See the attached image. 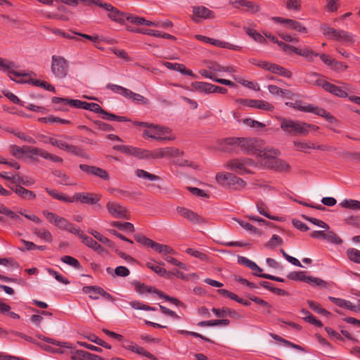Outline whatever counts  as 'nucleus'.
<instances>
[{"instance_id": "obj_1", "label": "nucleus", "mask_w": 360, "mask_h": 360, "mask_svg": "<svg viewBox=\"0 0 360 360\" xmlns=\"http://www.w3.org/2000/svg\"><path fill=\"white\" fill-rule=\"evenodd\" d=\"M221 145L224 146H231L230 150L240 148L241 151L248 155L257 154L261 158V153H263L262 141L255 138L245 137H229L221 141ZM226 150L229 148H226Z\"/></svg>"}, {"instance_id": "obj_2", "label": "nucleus", "mask_w": 360, "mask_h": 360, "mask_svg": "<svg viewBox=\"0 0 360 360\" xmlns=\"http://www.w3.org/2000/svg\"><path fill=\"white\" fill-rule=\"evenodd\" d=\"M281 129L285 133L292 136H307L309 130L316 131L319 127L298 120L281 118Z\"/></svg>"}, {"instance_id": "obj_3", "label": "nucleus", "mask_w": 360, "mask_h": 360, "mask_svg": "<svg viewBox=\"0 0 360 360\" xmlns=\"http://www.w3.org/2000/svg\"><path fill=\"white\" fill-rule=\"evenodd\" d=\"M279 155L280 151L278 149L265 148L263 153H261V158L264 164L270 169L279 172H288L290 165L285 161L277 158L276 156Z\"/></svg>"}, {"instance_id": "obj_4", "label": "nucleus", "mask_w": 360, "mask_h": 360, "mask_svg": "<svg viewBox=\"0 0 360 360\" xmlns=\"http://www.w3.org/2000/svg\"><path fill=\"white\" fill-rule=\"evenodd\" d=\"M320 29L323 34L327 37L329 39L346 43L347 45H351L355 41L354 35L343 30H336L328 26L326 24H322Z\"/></svg>"}, {"instance_id": "obj_5", "label": "nucleus", "mask_w": 360, "mask_h": 360, "mask_svg": "<svg viewBox=\"0 0 360 360\" xmlns=\"http://www.w3.org/2000/svg\"><path fill=\"white\" fill-rule=\"evenodd\" d=\"M42 214L49 223L53 224L58 228L75 235L79 233L80 229L69 221L67 219L48 210H44Z\"/></svg>"}, {"instance_id": "obj_6", "label": "nucleus", "mask_w": 360, "mask_h": 360, "mask_svg": "<svg viewBox=\"0 0 360 360\" xmlns=\"http://www.w3.org/2000/svg\"><path fill=\"white\" fill-rule=\"evenodd\" d=\"M216 181L220 186L231 190H240L246 186L243 179L231 173H218Z\"/></svg>"}, {"instance_id": "obj_7", "label": "nucleus", "mask_w": 360, "mask_h": 360, "mask_svg": "<svg viewBox=\"0 0 360 360\" xmlns=\"http://www.w3.org/2000/svg\"><path fill=\"white\" fill-rule=\"evenodd\" d=\"M294 109L301 112H311L323 117L330 123H337L338 122V120L333 115L326 111L324 108L314 106L311 104H307L302 101H296L295 102Z\"/></svg>"}, {"instance_id": "obj_8", "label": "nucleus", "mask_w": 360, "mask_h": 360, "mask_svg": "<svg viewBox=\"0 0 360 360\" xmlns=\"http://www.w3.org/2000/svg\"><path fill=\"white\" fill-rule=\"evenodd\" d=\"M287 278L295 281H302L314 287L328 288L329 283L321 278L307 276L305 271H291L287 275Z\"/></svg>"}, {"instance_id": "obj_9", "label": "nucleus", "mask_w": 360, "mask_h": 360, "mask_svg": "<svg viewBox=\"0 0 360 360\" xmlns=\"http://www.w3.org/2000/svg\"><path fill=\"white\" fill-rule=\"evenodd\" d=\"M51 70L58 79H63L68 75V63L67 60L60 56L53 55L51 57Z\"/></svg>"}, {"instance_id": "obj_10", "label": "nucleus", "mask_w": 360, "mask_h": 360, "mask_svg": "<svg viewBox=\"0 0 360 360\" xmlns=\"http://www.w3.org/2000/svg\"><path fill=\"white\" fill-rule=\"evenodd\" d=\"M85 110L102 115V118L106 120L117 121L120 122H130L125 116H119L103 110L98 103L86 102Z\"/></svg>"}, {"instance_id": "obj_11", "label": "nucleus", "mask_w": 360, "mask_h": 360, "mask_svg": "<svg viewBox=\"0 0 360 360\" xmlns=\"http://www.w3.org/2000/svg\"><path fill=\"white\" fill-rule=\"evenodd\" d=\"M139 126L153 127L155 131L145 130L143 134L150 139L158 140V141H167L171 140L172 138L164 136L166 134L169 132V129L166 127H160L158 125L153 124H148L147 122H138Z\"/></svg>"}, {"instance_id": "obj_12", "label": "nucleus", "mask_w": 360, "mask_h": 360, "mask_svg": "<svg viewBox=\"0 0 360 360\" xmlns=\"http://www.w3.org/2000/svg\"><path fill=\"white\" fill-rule=\"evenodd\" d=\"M236 102L244 106L264 110L269 112H272L274 110V106L271 103L263 100L238 98L236 100Z\"/></svg>"}, {"instance_id": "obj_13", "label": "nucleus", "mask_w": 360, "mask_h": 360, "mask_svg": "<svg viewBox=\"0 0 360 360\" xmlns=\"http://www.w3.org/2000/svg\"><path fill=\"white\" fill-rule=\"evenodd\" d=\"M101 200V195L93 193H76L70 198V202H80L86 205H96Z\"/></svg>"}, {"instance_id": "obj_14", "label": "nucleus", "mask_w": 360, "mask_h": 360, "mask_svg": "<svg viewBox=\"0 0 360 360\" xmlns=\"http://www.w3.org/2000/svg\"><path fill=\"white\" fill-rule=\"evenodd\" d=\"M121 346L132 352L136 353L139 355L146 356L153 360H156V358L154 355L150 354L149 352L146 351L143 347L138 346L136 343L133 342L131 340L125 339L124 337L122 338V340L120 341Z\"/></svg>"}, {"instance_id": "obj_15", "label": "nucleus", "mask_w": 360, "mask_h": 360, "mask_svg": "<svg viewBox=\"0 0 360 360\" xmlns=\"http://www.w3.org/2000/svg\"><path fill=\"white\" fill-rule=\"evenodd\" d=\"M99 7L108 11V16L112 20L123 23L126 17V13L121 12L117 8L110 4L99 2Z\"/></svg>"}, {"instance_id": "obj_16", "label": "nucleus", "mask_w": 360, "mask_h": 360, "mask_svg": "<svg viewBox=\"0 0 360 360\" xmlns=\"http://www.w3.org/2000/svg\"><path fill=\"white\" fill-rule=\"evenodd\" d=\"M271 20L277 23L285 24L288 28L292 30L302 33L307 32V27L297 20L283 18L281 17H272Z\"/></svg>"}, {"instance_id": "obj_17", "label": "nucleus", "mask_w": 360, "mask_h": 360, "mask_svg": "<svg viewBox=\"0 0 360 360\" xmlns=\"http://www.w3.org/2000/svg\"><path fill=\"white\" fill-rule=\"evenodd\" d=\"M108 212L115 218L128 219L127 210L125 207L115 202H108L106 205Z\"/></svg>"}, {"instance_id": "obj_18", "label": "nucleus", "mask_w": 360, "mask_h": 360, "mask_svg": "<svg viewBox=\"0 0 360 360\" xmlns=\"http://www.w3.org/2000/svg\"><path fill=\"white\" fill-rule=\"evenodd\" d=\"M79 167L82 172L86 174L98 176L105 181L110 179V176L107 171L102 168L97 167L96 166H90L85 164H82Z\"/></svg>"}, {"instance_id": "obj_19", "label": "nucleus", "mask_w": 360, "mask_h": 360, "mask_svg": "<svg viewBox=\"0 0 360 360\" xmlns=\"http://www.w3.org/2000/svg\"><path fill=\"white\" fill-rule=\"evenodd\" d=\"M326 91L330 93L331 94L338 96L339 98H349L348 94L346 90L348 89L346 87H342L339 86H336L328 81H325L323 84L322 87Z\"/></svg>"}, {"instance_id": "obj_20", "label": "nucleus", "mask_w": 360, "mask_h": 360, "mask_svg": "<svg viewBox=\"0 0 360 360\" xmlns=\"http://www.w3.org/2000/svg\"><path fill=\"white\" fill-rule=\"evenodd\" d=\"M16 68L14 62L4 59L0 57V70L8 71L10 74H13L15 77H28L30 75L24 72L15 71L13 68Z\"/></svg>"}, {"instance_id": "obj_21", "label": "nucleus", "mask_w": 360, "mask_h": 360, "mask_svg": "<svg viewBox=\"0 0 360 360\" xmlns=\"http://www.w3.org/2000/svg\"><path fill=\"white\" fill-rule=\"evenodd\" d=\"M51 101L54 104H59L60 103L68 105L71 107L79 108V109H84L86 108V101L71 99L68 98H60V97H53Z\"/></svg>"}, {"instance_id": "obj_22", "label": "nucleus", "mask_w": 360, "mask_h": 360, "mask_svg": "<svg viewBox=\"0 0 360 360\" xmlns=\"http://www.w3.org/2000/svg\"><path fill=\"white\" fill-rule=\"evenodd\" d=\"M8 187L23 200H30L36 198V194L33 191L27 190L20 185H8Z\"/></svg>"}, {"instance_id": "obj_23", "label": "nucleus", "mask_w": 360, "mask_h": 360, "mask_svg": "<svg viewBox=\"0 0 360 360\" xmlns=\"http://www.w3.org/2000/svg\"><path fill=\"white\" fill-rule=\"evenodd\" d=\"M181 217L186 218L193 224L200 225L205 223L204 218L200 217L198 213L186 207H181Z\"/></svg>"}, {"instance_id": "obj_24", "label": "nucleus", "mask_w": 360, "mask_h": 360, "mask_svg": "<svg viewBox=\"0 0 360 360\" xmlns=\"http://www.w3.org/2000/svg\"><path fill=\"white\" fill-rule=\"evenodd\" d=\"M212 311L219 318L229 316L236 320H240L243 318L236 311L228 307H222L221 309L212 308Z\"/></svg>"}, {"instance_id": "obj_25", "label": "nucleus", "mask_w": 360, "mask_h": 360, "mask_svg": "<svg viewBox=\"0 0 360 360\" xmlns=\"http://www.w3.org/2000/svg\"><path fill=\"white\" fill-rule=\"evenodd\" d=\"M193 17L195 22H198L201 19H207L214 17V13L205 6L193 7Z\"/></svg>"}, {"instance_id": "obj_26", "label": "nucleus", "mask_w": 360, "mask_h": 360, "mask_svg": "<svg viewBox=\"0 0 360 360\" xmlns=\"http://www.w3.org/2000/svg\"><path fill=\"white\" fill-rule=\"evenodd\" d=\"M227 166L231 170L240 175H243L245 174H253L251 170L245 167L242 158L231 160L228 163Z\"/></svg>"}, {"instance_id": "obj_27", "label": "nucleus", "mask_w": 360, "mask_h": 360, "mask_svg": "<svg viewBox=\"0 0 360 360\" xmlns=\"http://www.w3.org/2000/svg\"><path fill=\"white\" fill-rule=\"evenodd\" d=\"M82 291L84 293H97L108 301H115V298L110 293L105 291L101 287L97 285L84 286Z\"/></svg>"}, {"instance_id": "obj_28", "label": "nucleus", "mask_w": 360, "mask_h": 360, "mask_svg": "<svg viewBox=\"0 0 360 360\" xmlns=\"http://www.w3.org/2000/svg\"><path fill=\"white\" fill-rule=\"evenodd\" d=\"M181 175L188 178H191L194 176L198 166L193 162L187 160H181Z\"/></svg>"}, {"instance_id": "obj_29", "label": "nucleus", "mask_w": 360, "mask_h": 360, "mask_svg": "<svg viewBox=\"0 0 360 360\" xmlns=\"http://www.w3.org/2000/svg\"><path fill=\"white\" fill-rule=\"evenodd\" d=\"M131 284L134 286L136 291L139 294L155 293L158 296V292H160V290L155 287L146 285L139 281H133Z\"/></svg>"}, {"instance_id": "obj_30", "label": "nucleus", "mask_w": 360, "mask_h": 360, "mask_svg": "<svg viewBox=\"0 0 360 360\" xmlns=\"http://www.w3.org/2000/svg\"><path fill=\"white\" fill-rule=\"evenodd\" d=\"M321 75L316 72H309L306 75L304 82L310 85H316L323 87L326 80L320 79Z\"/></svg>"}, {"instance_id": "obj_31", "label": "nucleus", "mask_w": 360, "mask_h": 360, "mask_svg": "<svg viewBox=\"0 0 360 360\" xmlns=\"http://www.w3.org/2000/svg\"><path fill=\"white\" fill-rule=\"evenodd\" d=\"M191 86L193 89L200 93L205 94H212V84L210 83L204 82H193L191 83Z\"/></svg>"}, {"instance_id": "obj_32", "label": "nucleus", "mask_w": 360, "mask_h": 360, "mask_svg": "<svg viewBox=\"0 0 360 360\" xmlns=\"http://www.w3.org/2000/svg\"><path fill=\"white\" fill-rule=\"evenodd\" d=\"M256 207H257V211L259 212V213L260 214L266 217V218H268L269 219L279 221L278 217L272 216L270 214H269L268 207H266V205L264 204V202L262 200H257L256 202Z\"/></svg>"}, {"instance_id": "obj_33", "label": "nucleus", "mask_w": 360, "mask_h": 360, "mask_svg": "<svg viewBox=\"0 0 360 360\" xmlns=\"http://www.w3.org/2000/svg\"><path fill=\"white\" fill-rule=\"evenodd\" d=\"M45 191L50 195L53 198L65 202H70V197L66 195L63 193H60L56 189H51L49 188H46Z\"/></svg>"}, {"instance_id": "obj_34", "label": "nucleus", "mask_w": 360, "mask_h": 360, "mask_svg": "<svg viewBox=\"0 0 360 360\" xmlns=\"http://www.w3.org/2000/svg\"><path fill=\"white\" fill-rule=\"evenodd\" d=\"M150 248H151L153 250L156 251L158 253L163 254L165 253H172L174 252L173 249L171 248L169 246L158 243L157 242H155L152 240Z\"/></svg>"}, {"instance_id": "obj_35", "label": "nucleus", "mask_w": 360, "mask_h": 360, "mask_svg": "<svg viewBox=\"0 0 360 360\" xmlns=\"http://www.w3.org/2000/svg\"><path fill=\"white\" fill-rule=\"evenodd\" d=\"M146 266L161 276L169 277L170 274H173V273L168 272L165 269L157 265L154 262H148Z\"/></svg>"}, {"instance_id": "obj_36", "label": "nucleus", "mask_w": 360, "mask_h": 360, "mask_svg": "<svg viewBox=\"0 0 360 360\" xmlns=\"http://www.w3.org/2000/svg\"><path fill=\"white\" fill-rule=\"evenodd\" d=\"M88 232L91 234L96 239H97L101 243L107 245L110 248H115V243L110 240L108 238L103 236L101 233L93 230L89 229Z\"/></svg>"}, {"instance_id": "obj_37", "label": "nucleus", "mask_w": 360, "mask_h": 360, "mask_svg": "<svg viewBox=\"0 0 360 360\" xmlns=\"http://www.w3.org/2000/svg\"><path fill=\"white\" fill-rule=\"evenodd\" d=\"M33 233L39 238L44 240L46 242L51 243L53 240V236L51 232L43 228H34Z\"/></svg>"}, {"instance_id": "obj_38", "label": "nucleus", "mask_w": 360, "mask_h": 360, "mask_svg": "<svg viewBox=\"0 0 360 360\" xmlns=\"http://www.w3.org/2000/svg\"><path fill=\"white\" fill-rule=\"evenodd\" d=\"M294 53L306 58L307 60L311 61L313 56H318L319 53H314L311 49L305 47L304 49H294Z\"/></svg>"}, {"instance_id": "obj_39", "label": "nucleus", "mask_w": 360, "mask_h": 360, "mask_svg": "<svg viewBox=\"0 0 360 360\" xmlns=\"http://www.w3.org/2000/svg\"><path fill=\"white\" fill-rule=\"evenodd\" d=\"M128 155H132L141 159H148V155H150V150L130 146Z\"/></svg>"}, {"instance_id": "obj_40", "label": "nucleus", "mask_w": 360, "mask_h": 360, "mask_svg": "<svg viewBox=\"0 0 360 360\" xmlns=\"http://www.w3.org/2000/svg\"><path fill=\"white\" fill-rule=\"evenodd\" d=\"M137 104H142L143 105H148L150 101L139 94L134 93L129 90L128 97Z\"/></svg>"}, {"instance_id": "obj_41", "label": "nucleus", "mask_w": 360, "mask_h": 360, "mask_svg": "<svg viewBox=\"0 0 360 360\" xmlns=\"http://www.w3.org/2000/svg\"><path fill=\"white\" fill-rule=\"evenodd\" d=\"M135 174L139 178L146 179L150 181H155L160 179V177L159 176L150 174L141 169H137L135 172Z\"/></svg>"}, {"instance_id": "obj_42", "label": "nucleus", "mask_w": 360, "mask_h": 360, "mask_svg": "<svg viewBox=\"0 0 360 360\" xmlns=\"http://www.w3.org/2000/svg\"><path fill=\"white\" fill-rule=\"evenodd\" d=\"M65 151L77 157L84 158H88V155L84 149L74 145L68 144V149H66Z\"/></svg>"}, {"instance_id": "obj_43", "label": "nucleus", "mask_w": 360, "mask_h": 360, "mask_svg": "<svg viewBox=\"0 0 360 360\" xmlns=\"http://www.w3.org/2000/svg\"><path fill=\"white\" fill-rule=\"evenodd\" d=\"M212 45H214L217 47L228 49L234 50V51H240L242 49V47H240L239 46L233 45L229 42L223 41L215 39H213Z\"/></svg>"}, {"instance_id": "obj_44", "label": "nucleus", "mask_w": 360, "mask_h": 360, "mask_svg": "<svg viewBox=\"0 0 360 360\" xmlns=\"http://www.w3.org/2000/svg\"><path fill=\"white\" fill-rule=\"evenodd\" d=\"M307 304L310 309L316 313L321 314L326 317H329L331 315V313L330 311L322 308L321 305L316 302L308 300Z\"/></svg>"}, {"instance_id": "obj_45", "label": "nucleus", "mask_w": 360, "mask_h": 360, "mask_svg": "<svg viewBox=\"0 0 360 360\" xmlns=\"http://www.w3.org/2000/svg\"><path fill=\"white\" fill-rule=\"evenodd\" d=\"M53 174L60 179L58 183L61 185H75V184L70 182V176L60 169L53 171Z\"/></svg>"}, {"instance_id": "obj_46", "label": "nucleus", "mask_w": 360, "mask_h": 360, "mask_svg": "<svg viewBox=\"0 0 360 360\" xmlns=\"http://www.w3.org/2000/svg\"><path fill=\"white\" fill-rule=\"evenodd\" d=\"M340 205L344 208L360 210V201L356 200L345 199L340 203Z\"/></svg>"}, {"instance_id": "obj_47", "label": "nucleus", "mask_w": 360, "mask_h": 360, "mask_svg": "<svg viewBox=\"0 0 360 360\" xmlns=\"http://www.w3.org/2000/svg\"><path fill=\"white\" fill-rule=\"evenodd\" d=\"M246 34L252 37L255 41L260 44H265L266 40L264 37H263L259 32L257 30L248 27L245 30Z\"/></svg>"}, {"instance_id": "obj_48", "label": "nucleus", "mask_w": 360, "mask_h": 360, "mask_svg": "<svg viewBox=\"0 0 360 360\" xmlns=\"http://www.w3.org/2000/svg\"><path fill=\"white\" fill-rule=\"evenodd\" d=\"M76 236H79V238L82 239V243L85 245H86L87 247H89L93 250L95 248V247L96 246V245L98 243L92 238H91L88 236H86L81 229L79 230V233H77Z\"/></svg>"}, {"instance_id": "obj_49", "label": "nucleus", "mask_w": 360, "mask_h": 360, "mask_svg": "<svg viewBox=\"0 0 360 360\" xmlns=\"http://www.w3.org/2000/svg\"><path fill=\"white\" fill-rule=\"evenodd\" d=\"M0 213L8 217L13 220H15L18 222H20L22 221L21 217L18 214L15 213L10 209H8L7 207L1 205H0Z\"/></svg>"}, {"instance_id": "obj_50", "label": "nucleus", "mask_w": 360, "mask_h": 360, "mask_svg": "<svg viewBox=\"0 0 360 360\" xmlns=\"http://www.w3.org/2000/svg\"><path fill=\"white\" fill-rule=\"evenodd\" d=\"M106 87L115 94H120L126 98L128 97L129 89L127 88L113 84H108Z\"/></svg>"}, {"instance_id": "obj_51", "label": "nucleus", "mask_w": 360, "mask_h": 360, "mask_svg": "<svg viewBox=\"0 0 360 360\" xmlns=\"http://www.w3.org/2000/svg\"><path fill=\"white\" fill-rule=\"evenodd\" d=\"M323 240L335 245H341L342 243V240L338 237L335 232L329 230L325 232Z\"/></svg>"}, {"instance_id": "obj_52", "label": "nucleus", "mask_w": 360, "mask_h": 360, "mask_svg": "<svg viewBox=\"0 0 360 360\" xmlns=\"http://www.w3.org/2000/svg\"><path fill=\"white\" fill-rule=\"evenodd\" d=\"M31 84L33 86H35L41 87L49 91H51V92H53V93L56 92L55 87L52 84H51L45 81L32 79V80L31 81Z\"/></svg>"}, {"instance_id": "obj_53", "label": "nucleus", "mask_w": 360, "mask_h": 360, "mask_svg": "<svg viewBox=\"0 0 360 360\" xmlns=\"http://www.w3.org/2000/svg\"><path fill=\"white\" fill-rule=\"evenodd\" d=\"M283 243V239L279 236L274 234L264 245L267 248L274 249L277 246L282 245Z\"/></svg>"}, {"instance_id": "obj_54", "label": "nucleus", "mask_w": 360, "mask_h": 360, "mask_svg": "<svg viewBox=\"0 0 360 360\" xmlns=\"http://www.w3.org/2000/svg\"><path fill=\"white\" fill-rule=\"evenodd\" d=\"M206 66L212 72H229V68L222 67L215 61H207Z\"/></svg>"}, {"instance_id": "obj_55", "label": "nucleus", "mask_w": 360, "mask_h": 360, "mask_svg": "<svg viewBox=\"0 0 360 360\" xmlns=\"http://www.w3.org/2000/svg\"><path fill=\"white\" fill-rule=\"evenodd\" d=\"M112 226L117 227L120 230L127 231L129 232L134 231V226L130 222L114 221L112 222Z\"/></svg>"}, {"instance_id": "obj_56", "label": "nucleus", "mask_w": 360, "mask_h": 360, "mask_svg": "<svg viewBox=\"0 0 360 360\" xmlns=\"http://www.w3.org/2000/svg\"><path fill=\"white\" fill-rule=\"evenodd\" d=\"M248 297L251 301L254 302L255 304L263 307L266 310V312L268 314H269L271 312L270 309L271 308V306L269 303H268L265 300H262L260 297H256L255 295H249Z\"/></svg>"}, {"instance_id": "obj_57", "label": "nucleus", "mask_w": 360, "mask_h": 360, "mask_svg": "<svg viewBox=\"0 0 360 360\" xmlns=\"http://www.w3.org/2000/svg\"><path fill=\"white\" fill-rule=\"evenodd\" d=\"M34 180L32 179L25 178L19 174L15 175L13 185H24L25 186H30L34 184Z\"/></svg>"}, {"instance_id": "obj_58", "label": "nucleus", "mask_w": 360, "mask_h": 360, "mask_svg": "<svg viewBox=\"0 0 360 360\" xmlns=\"http://www.w3.org/2000/svg\"><path fill=\"white\" fill-rule=\"evenodd\" d=\"M348 258L354 263L360 264V250L355 248H349L347 250Z\"/></svg>"}, {"instance_id": "obj_59", "label": "nucleus", "mask_w": 360, "mask_h": 360, "mask_svg": "<svg viewBox=\"0 0 360 360\" xmlns=\"http://www.w3.org/2000/svg\"><path fill=\"white\" fill-rule=\"evenodd\" d=\"M60 259L63 262L74 267L76 269H79L81 268L79 261L73 257L65 255L62 257Z\"/></svg>"}, {"instance_id": "obj_60", "label": "nucleus", "mask_w": 360, "mask_h": 360, "mask_svg": "<svg viewBox=\"0 0 360 360\" xmlns=\"http://www.w3.org/2000/svg\"><path fill=\"white\" fill-rule=\"evenodd\" d=\"M186 188L193 195L199 198H209L210 194L203 190L196 187L186 186Z\"/></svg>"}, {"instance_id": "obj_61", "label": "nucleus", "mask_w": 360, "mask_h": 360, "mask_svg": "<svg viewBox=\"0 0 360 360\" xmlns=\"http://www.w3.org/2000/svg\"><path fill=\"white\" fill-rule=\"evenodd\" d=\"M294 145L297 148V150L304 153H308L307 149L315 148V145L314 143L301 141H294Z\"/></svg>"}, {"instance_id": "obj_62", "label": "nucleus", "mask_w": 360, "mask_h": 360, "mask_svg": "<svg viewBox=\"0 0 360 360\" xmlns=\"http://www.w3.org/2000/svg\"><path fill=\"white\" fill-rule=\"evenodd\" d=\"M4 95L8 98L11 102H13L15 104L20 105L21 106L24 105V102L22 101L17 96H15L14 94L7 91L4 90L3 91Z\"/></svg>"}, {"instance_id": "obj_63", "label": "nucleus", "mask_w": 360, "mask_h": 360, "mask_svg": "<svg viewBox=\"0 0 360 360\" xmlns=\"http://www.w3.org/2000/svg\"><path fill=\"white\" fill-rule=\"evenodd\" d=\"M328 300L341 308L347 309V307H349V301L346 300L337 298L331 296L328 297Z\"/></svg>"}, {"instance_id": "obj_64", "label": "nucleus", "mask_w": 360, "mask_h": 360, "mask_svg": "<svg viewBox=\"0 0 360 360\" xmlns=\"http://www.w3.org/2000/svg\"><path fill=\"white\" fill-rule=\"evenodd\" d=\"M49 143L55 146V147H57L58 148L60 149V150H66V149H68V143H67L66 142L62 141V140H59V139H56L55 138H49Z\"/></svg>"}]
</instances>
